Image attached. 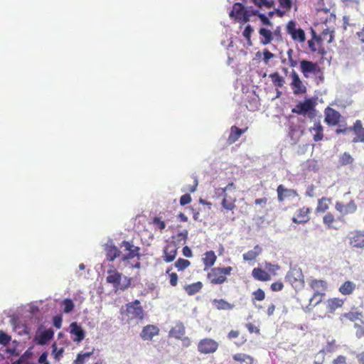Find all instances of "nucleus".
<instances>
[{
	"instance_id": "1",
	"label": "nucleus",
	"mask_w": 364,
	"mask_h": 364,
	"mask_svg": "<svg viewBox=\"0 0 364 364\" xmlns=\"http://www.w3.org/2000/svg\"><path fill=\"white\" fill-rule=\"evenodd\" d=\"M122 275L113 267L112 269L107 270V277L106 278L107 282L112 284L113 287L121 291L127 289L131 286V279L127 277H124V281L121 283Z\"/></svg>"
},
{
	"instance_id": "2",
	"label": "nucleus",
	"mask_w": 364,
	"mask_h": 364,
	"mask_svg": "<svg viewBox=\"0 0 364 364\" xmlns=\"http://www.w3.org/2000/svg\"><path fill=\"white\" fill-rule=\"evenodd\" d=\"M232 267H213L207 274V279L212 284H222L227 281V276L231 274Z\"/></svg>"
},
{
	"instance_id": "3",
	"label": "nucleus",
	"mask_w": 364,
	"mask_h": 364,
	"mask_svg": "<svg viewBox=\"0 0 364 364\" xmlns=\"http://www.w3.org/2000/svg\"><path fill=\"white\" fill-rule=\"evenodd\" d=\"M285 279L295 289L303 287L304 284V275L299 268L290 269L285 277Z\"/></svg>"
},
{
	"instance_id": "4",
	"label": "nucleus",
	"mask_w": 364,
	"mask_h": 364,
	"mask_svg": "<svg viewBox=\"0 0 364 364\" xmlns=\"http://www.w3.org/2000/svg\"><path fill=\"white\" fill-rule=\"evenodd\" d=\"M126 314L129 320L141 321L144 313L139 300L129 302L126 305Z\"/></svg>"
},
{
	"instance_id": "5",
	"label": "nucleus",
	"mask_w": 364,
	"mask_h": 364,
	"mask_svg": "<svg viewBox=\"0 0 364 364\" xmlns=\"http://www.w3.org/2000/svg\"><path fill=\"white\" fill-rule=\"evenodd\" d=\"M309 286L314 291L311 301L316 299V304L321 302L322 297L324 296V291L327 289L326 282L322 279H313L311 281Z\"/></svg>"
},
{
	"instance_id": "6",
	"label": "nucleus",
	"mask_w": 364,
	"mask_h": 364,
	"mask_svg": "<svg viewBox=\"0 0 364 364\" xmlns=\"http://www.w3.org/2000/svg\"><path fill=\"white\" fill-rule=\"evenodd\" d=\"M120 247H124V254L121 257V261L124 262H128L129 259L139 256L140 248L129 241L123 240L120 244Z\"/></svg>"
},
{
	"instance_id": "7",
	"label": "nucleus",
	"mask_w": 364,
	"mask_h": 364,
	"mask_svg": "<svg viewBox=\"0 0 364 364\" xmlns=\"http://www.w3.org/2000/svg\"><path fill=\"white\" fill-rule=\"evenodd\" d=\"M252 14H249V9H245L241 3H235L232 6V9L230 13L231 17H234L239 21L246 23L250 21Z\"/></svg>"
},
{
	"instance_id": "8",
	"label": "nucleus",
	"mask_w": 364,
	"mask_h": 364,
	"mask_svg": "<svg viewBox=\"0 0 364 364\" xmlns=\"http://www.w3.org/2000/svg\"><path fill=\"white\" fill-rule=\"evenodd\" d=\"M218 343L215 340L209 338L201 339L198 343V350L202 354H210L215 353L218 348Z\"/></svg>"
},
{
	"instance_id": "9",
	"label": "nucleus",
	"mask_w": 364,
	"mask_h": 364,
	"mask_svg": "<svg viewBox=\"0 0 364 364\" xmlns=\"http://www.w3.org/2000/svg\"><path fill=\"white\" fill-rule=\"evenodd\" d=\"M347 239L350 247L354 248H364V230H355L350 231Z\"/></svg>"
},
{
	"instance_id": "10",
	"label": "nucleus",
	"mask_w": 364,
	"mask_h": 364,
	"mask_svg": "<svg viewBox=\"0 0 364 364\" xmlns=\"http://www.w3.org/2000/svg\"><path fill=\"white\" fill-rule=\"evenodd\" d=\"M277 193L279 202H284L286 200L294 199L299 196L296 190L287 188L282 184L277 186Z\"/></svg>"
},
{
	"instance_id": "11",
	"label": "nucleus",
	"mask_w": 364,
	"mask_h": 364,
	"mask_svg": "<svg viewBox=\"0 0 364 364\" xmlns=\"http://www.w3.org/2000/svg\"><path fill=\"white\" fill-rule=\"evenodd\" d=\"M287 32L291 35L293 40L304 43L306 40L304 31L301 28H296V23L290 21L287 26Z\"/></svg>"
},
{
	"instance_id": "12",
	"label": "nucleus",
	"mask_w": 364,
	"mask_h": 364,
	"mask_svg": "<svg viewBox=\"0 0 364 364\" xmlns=\"http://www.w3.org/2000/svg\"><path fill=\"white\" fill-rule=\"evenodd\" d=\"M178 249V247L174 240L168 242L164 249V261L167 263L173 262L176 257Z\"/></svg>"
},
{
	"instance_id": "13",
	"label": "nucleus",
	"mask_w": 364,
	"mask_h": 364,
	"mask_svg": "<svg viewBox=\"0 0 364 364\" xmlns=\"http://www.w3.org/2000/svg\"><path fill=\"white\" fill-rule=\"evenodd\" d=\"M291 82L290 83L291 88L294 95L304 94L306 92V87L304 85L299 75L294 70H292L291 73Z\"/></svg>"
},
{
	"instance_id": "14",
	"label": "nucleus",
	"mask_w": 364,
	"mask_h": 364,
	"mask_svg": "<svg viewBox=\"0 0 364 364\" xmlns=\"http://www.w3.org/2000/svg\"><path fill=\"white\" fill-rule=\"evenodd\" d=\"M300 70L306 78L310 76V74L316 75L320 72V68L316 63L306 60L300 61Z\"/></svg>"
},
{
	"instance_id": "15",
	"label": "nucleus",
	"mask_w": 364,
	"mask_h": 364,
	"mask_svg": "<svg viewBox=\"0 0 364 364\" xmlns=\"http://www.w3.org/2000/svg\"><path fill=\"white\" fill-rule=\"evenodd\" d=\"M310 213L311 208L306 206L298 209L291 219L292 222L296 224H305L308 223L310 220Z\"/></svg>"
},
{
	"instance_id": "16",
	"label": "nucleus",
	"mask_w": 364,
	"mask_h": 364,
	"mask_svg": "<svg viewBox=\"0 0 364 364\" xmlns=\"http://www.w3.org/2000/svg\"><path fill=\"white\" fill-rule=\"evenodd\" d=\"M324 114V122L329 126L338 124L341 118V114L339 112L329 107L325 109Z\"/></svg>"
},
{
	"instance_id": "17",
	"label": "nucleus",
	"mask_w": 364,
	"mask_h": 364,
	"mask_svg": "<svg viewBox=\"0 0 364 364\" xmlns=\"http://www.w3.org/2000/svg\"><path fill=\"white\" fill-rule=\"evenodd\" d=\"M314 105L311 99H307L303 102L298 103L291 110L293 113L306 115L314 110Z\"/></svg>"
},
{
	"instance_id": "18",
	"label": "nucleus",
	"mask_w": 364,
	"mask_h": 364,
	"mask_svg": "<svg viewBox=\"0 0 364 364\" xmlns=\"http://www.w3.org/2000/svg\"><path fill=\"white\" fill-rule=\"evenodd\" d=\"M349 130L353 132L355 137L353 138V142H363L364 143V127H363L362 122L359 119L356 120L353 127L348 128Z\"/></svg>"
},
{
	"instance_id": "19",
	"label": "nucleus",
	"mask_w": 364,
	"mask_h": 364,
	"mask_svg": "<svg viewBox=\"0 0 364 364\" xmlns=\"http://www.w3.org/2000/svg\"><path fill=\"white\" fill-rule=\"evenodd\" d=\"M313 38L315 39L316 43L313 40H309L308 41V45L309 49L312 52H318L321 55H324L326 53L325 48L321 46L322 38L321 36H318L316 35L314 32H313Z\"/></svg>"
},
{
	"instance_id": "20",
	"label": "nucleus",
	"mask_w": 364,
	"mask_h": 364,
	"mask_svg": "<svg viewBox=\"0 0 364 364\" xmlns=\"http://www.w3.org/2000/svg\"><path fill=\"white\" fill-rule=\"evenodd\" d=\"M159 333V328L154 325H147L144 326L140 333L141 338L144 341H150L154 336Z\"/></svg>"
},
{
	"instance_id": "21",
	"label": "nucleus",
	"mask_w": 364,
	"mask_h": 364,
	"mask_svg": "<svg viewBox=\"0 0 364 364\" xmlns=\"http://www.w3.org/2000/svg\"><path fill=\"white\" fill-rule=\"evenodd\" d=\"M70 334L75 336V338L73 339L74 342L79 343L85 338V331L76 322H73L70 323Z\"/></svg>"
},
{
	"instance_id": "22",
	"label": "nucleus",
	"mask_w": 364,
	"mask_h": 364,
	"mask_svg": "<svg viewBox=\"0 0 364 364\" xmlns=\"http://www.w3.org/2000/svg\"><path fill=\"white\" fill-rule=\"evenodd\" d=\"M335 208L339 213L343 215L353 213L357 209V206L353 200L350 201L346 205L337 202L336 203Z\"/></svg>"
},
{
	"instance_id": "23",
	"label": "nucleus",
	"mask_w": 364,
	"mask_h": 364,
	"mask_svg": "<svg viewBox=\"0 0 364 364\" xmlns=\"http://www.w3.org/2000/svg\"><path fill=\"white\" fill-rule=\"evenodd\" d=\"M221 193L223 196V198L221 201L222 207L227 210H230V211L233 210L236 207V205H235V203L237 201L236 196H232L226 192H225V193L221 192Z\"/></svg>"
},
{
	"instance_id": "24",
	"label": "nucleus",
	"mask_w": 364,
	"mask_h": 364,
	"mask_svg": "<svg viewBox=\"0 0 364 364\" xmlns=\"http://www.w3.org/2000/svg\"><path fill=\"white\" fill-rule=\"evenodd\" d=\"M247 129H248V127H245L244 129H240L235 125L232 126L230 127V134L228 137V140H227L228 143L229 144H232L235 142H236L239 139V138L241 136V135L246 132Z\"/></svg>"
},
{
	"instance_id": "25",
	"label": "nucleus",
	"mask_w": 364,
	"mask_h": 364,
	"mask_svg": "<svg viewBox=\"0 0 364 364\" xmlns=\"http://www.w3.org/2000/svg\"><path fill=\"white\" fill-rule=\"evenodd\" d=\"M202 260L204 264V271H207L215 264L217 260V256L214 251H207L205 252Z\"/></svg>"
},
{
	"instance_id": "26",
	"label": "nucleus",
	"mask_w": 364,
	"mask_h": 364,
	"mask_svg": "<svg viewBox=\"0 0 364 364\" xmlns=\"http://www.w3.org/2000/svg\"><path fill=\"white\" fill-rule=\"evenodd\" d=\"M252 276L255 279L261 282H267L272 279L270 274L260 267L254 268L252 271Z\"/></svg>"
},
{
	"instance_id": "27",
	"label": "nucleus",
	"mask_w": 364,
	"mask_h": 364,
	"mask_svg": "<svg viewBox=\"0 0 364 364\" xmlns=\"http://www.w3.org/2000/svg\"><path fill=\"white\" fill-rule=\"evenodd\" d=\"M309 132L313 135L314 141L317 142L321 141L323 138V127L320 122H316L314 127L309 129Z\"/></svg>"
},
{
	"instance_id": "28",
	"label": "nucleus",
	"mask_w": 364,
	"mask_h": 364,
	"mask_svg": "<svg viewBox=\"0 0 364 364\" xmlns=\"http://www.w3.org/2000/svg\"><path fill=\"white\" fill-rule=\"evenodd\" d=\"M186 333L184 325L181 322H178L172 327L169 331V336L177 339H182Z\"/></svg>"
},
{
	"instance_id": "29",
	"label": "nucleus",
	"mask_w": 364,
	"mask_h": 364,
	"mask_svg": "<svg viewBox=\"0 0 364 364\" xmlns=\"http://www.w3.org/2000/svg\"><path fill=\"white\" fill-rule=\"evenodd\" d=\"M213 305L214 308H215L217 310H223V311H230L234 309L235 305L233 304H230L226 300L223 299H213Z\"/></svg>"
},
{
	"instance_id": "30",
	"label": "nucleus",
	"mask_w": 364,
	"mask_h": 364,
	"mask_svg": "<svg viewBox=\"0 0 364 364\" xmlns=\"http://www.w3.org/2000/svg\"><path fill=\"white\" fill-rule=\"evenodd\" d=\"M258 32L261 36L260 43L262 45H267L273 40V33L271 31L264 28H261Z\"/></svg>"
},
{
	"instance_id": "31",
	"label": "nucleus",
	"mask_w": 364,
	"mask_h": 364,
	"mask_svg": "<svg viewBox=\"0 0 364 364\" xmlns=\"http://www.w3.org/2000/svg\"><path fill=\"white\" fill-rule=\"evenodd\" d=\"M121 251L115 245H108L106 248L107 259L113 262L117 257H119Z\"/></svg>"
},
{
	"instance_id": "32",
	"label": "nucleus",
	"mask_w": 364,
	"mask_h": 364,
	"mask_svg": "<svg viewBox=\"0 0 364 364\" xmlns=\"http://www.w3.org/2000/svg\"><path fill=\"white\" fill-rule=\"evenodd\" d=\"M344 304V301L340 298H332L327 301L326 308L329 312L335 311L338 308L341 307Z\"/></svg>"
},
{
	"instance_id": "33",
	"label": "nucleus",
	"mask_w": 364,
	"mask_h": 364,
	"mask_svg": "<svg viewBox=\"0 0 364 364\" xmlns=\"http://www.w3.org/2000/svg\"><path fill=\"white\" fill-rule=\"evenodd\" d=\"M54 332L52 329H48L42 331L37 337V343L40 345L46 344L53 336Z\"/></svg>"
},
{
	"instance_id": "34",
	"label": "nucleus",
	"mask_w": 364,
	"mask_h": 364,
	"mask_svg": "<svg viewBox=\"0 0 364 364\" xmlns=\"http://www.w3.org/2000/svg\"><path fill=\"white\" fill-rule=\"evenodd\" d=\"M262 247L257 245L254 247L253 250H249L246 253L243 254L242 257L245 261H252L256 259L262 253Z\"/></svg>"
},
{
	"instance_id": "35",
	"label": "nucleus",
	"mask_w": 364,
	"mask_h": 364,
	"mask_svg": "<svg viewBox=\"0 0 364 364\" xmlns=\"http://www.w3.org/2000/svg\"><path fill=\"white\" fill-rule=\"evenodd\" d=\"M355 284L351 281H346L340 287L339 292L345 296L351 294L355 289Z\"/></svg>"
},
{
	"instance_id": "36",
	"label": "nucleus",
	"mask_w": 364,
	"mask_h": 364,
	"mask_svg": "<svg viewBox=\"0 0 364 364\" xmlns=\"http://www.w3.org/2000/svg\"><path fill=\"white\" fill-rule=\"evenodd\" d=\"M203 283L201 282H197L191 284L186 285L184 287L185 291L190 296L194 295L199 292L203 288Z\"/></svg>"
},
{
	"instance_id": "37",
	"label": "nucleus",
	"mask_w": 364,
	"mask_h": 364,
	"mask_svg": "<svg viewBox=\"0 0 364 364\" xmlns=\"http://www.w3.org/2000/svg\"><path fill=\"white\" fill-rule=\"evenodd\" d=\"M331 199L326 197H323L318 200L317 206L316 208V213H325L329 207Z\"/></svg>"
},
{
	"instance_id": "38",
	"label": "nucleus",
	"mask_w": 364,
	"mask_h": 364,
	"mask_svg": "<svg viewBox=\"0 0 364 364\" xmlns=\"http://www.w3.org/2000/svg\"><path fill=\"white\" fill-rule=\"evenodd\" d=\"M361 316V313L358 311H349L348 313L343 314L341 316V321L344 323L347 321H350L352 322L356 321L357 320L360 321V317Z\"/></svg>"
},
{
	"instance_id": "39",
	"label": "nucleus",
	"mask_w": 364,
	"mask_h": 364,
	"mask_svg": "<svg viewBox=\"0 0 364 364\" xmlns=\"http://www.w3.org/2000/svg\"><path fill=\"white\" fill-rule=\"evenodd\" d=\"M235 361L245 363V364H253L254 358L245 353H236L232 355Z\"/></svg>"
},
{
	"instance_id": "40",
	"label": "nucleus",
	"mask_w": 364,
	"mask_h": 364,
	"mask_svg": "<svg viewBox=\"0 0 364 364\" xmlns=\"http://www.w3.org/2000/svg\"><path fill=\"white\" fill-rule=\"evenodd\" d=\"M354 162V159L348 152L343 153L338 159L339 166H345L347 165H351Z\"/></svg>"
},
{
	"instance_id": "41",
	"label": "nucleus",
	"mask_w": 364,
	"mask_h": 364,
	"mask_svg": "<svg viewBox=\"0 0 364 364\" xmlns=\"http://www.w3.org/2000/svg\"><path fill=\"white\" fill-rule=\"evenodd\" d=\"M269 77L271 78L272 83L277 87H282L285 82L284 78L279 75L277 72L270 74Z\"/></svg>"
},
{
	"instance_id": "42",
	"label": "nucleus",
	"mask_w": 364,
	"mask_h": 364,
	"mask_svg": "<svg viewBox=\"0 0 364 364\" xmlns=\"http://www.w3.org/2000/svg\"><path fill=\"white\" fill-rule=\"evenodd\" d=\"M336 221L335 216L330 212L327 213L323 218V224L329 229L335 228L333 224Z\"/></svg>"
},
{
	"instance_id": "43",
	"label": "nucleus",
	"mask_w": 364,
	"mask_h": 364,
	"mask_svg": "<svg viewBox=\"0 0 364 364\" xmlns=\"http://www.w3.org/2000/svg\"><path fill=\"white\" fill-rule=\"evenodd\" d=\"M51 348L52 355L55 360L59 361L63 356L64 348L63 347L58 348L55 343L52 345Z\"/></svg>"
},
{
	"instance_id": "44",
	"label": "nucleus",
	"mask_w": 364,
	"mask_h": 364,
	"mask_svg": "<svg viewBox=\"0 0 364 364\" xmlns=\"http://www.w3.org/2000/svg\"><path fill=\"white\" fill-rule=\"evenodd\" d=\"M191 265V262L188 259H185L183 258L178 259L174 266L177 269L178 271H183L185 269L188 268Z\"/></svg>"
},
{
	"instance_id": "45",
	"label": "nucleus",
	"mask_w": 364,
	"mask_h": 364,
	"mask_svg": "<svg viewBox=\"0 0 364 364\" xmlns=\"http://www.w3.org/2000/svg\"><path fill=\"white\" fill-rule=\"evenodd\" d=\"M61 306L64 313L69 314L74 309L75 305L71 299H65L61 302Z\"/></svg>"
},
{
	"instance_id": "46",
	"label": "nucleus",
	"mask_w": 364,
	"mask_h": 364,
	"mask_svg": "<svg viewBox=\"0 0 364 364\" xmlns=\"http://www.w3.org/2000/svg\"><path fill=\"white\" fill-rule=\"evenodd\" d=\"M252 1L259 8L264 7L267 9H270L274 4V2L273 0H252Z\"/></svg>"
},
{
	"instance_id": "47",
	"label": "nucleus",
	"mask_w": 364,
	"mask_h": 364,
	"mask_svg": "<svg viewBox=\"0 0 364 364\" xmlns=\"http://www.w3.org/2000/svg\"><path fill=\"white\" fill-rule=\"evenodd\" d=\"M264 268L265 270L270 274V276L276 275L277 270L280 269V267L278 264H273L270 262H265L264 263Z\"/></svg>"
},
{
	"instance_id": "48",
	"label": "nucleus",
	"mask_w": 364,
	"mask_h": 364,
	"mask_svg": "<svg viewBox=\"0 0 364 364\" xmlns=\"http://www.w3.org/2000/svg\"><path fill=\"white\" fill-rule=\"evenodd\" d=\"M354 327L357 338H361L364 335V321L360 319V323H355Z\"/></svg>"
},
{
	"instance_id": "49",
	"label": "nucleus",
	"mask_w": 364,
	"mask_h": 364,
	"mask_svg": "<svg viewBox=\"0 0 364 364\" xmlns=\"http://www.w3.org/2000/svg\"><path fill=\"white\" fill-rule=\"evenodd\" d=\"M253 300L262 301L265 298V293L262 289H257L252 292Z\"/></svg>"
},
{
	"instance_id": "50",
	"label": "nucleus",
	"mask_w": 364,
	"mask_h": 364,
	"mask_svg": "<svg viewBox=\"0 0 364 364\" xmlns=\"http://www.w3.org/2000/svg\"><path fill=\"white\" fill-rule=\"evenodd\" d=\"M170 270V268L166 270V274H168L169 277V283L172 287H176L178 284V277L175 272L169 273Z\"/></svg>"
},
{
	"instance_id": "51",
	"label": "nucleus",
	"mask_w": 364,
	"mask_h": 364,
	"mask_svg": "<svg viewBox=\"0 0 364 364\" xmlns=\"http://www.w3.org/2000/svg\"><path fill=\"white\" fill-rule=\"evenodd\" d=\"M188 232L187 230H184L183 232H178L176 236H173V238L176 239L178 242H186L188 238Z\"/></svg>"
},
{
	"instance_id": "52",
	"label": "nucleus",
	"mask_w": 364,
	"mask_h": 364,
	"mask_svg": "<svg viewBox=\"0 0 364 364\" xmlns=\"http://www.w3.org/2000/svg\"><path fill=\"white\" fill-rule=\"evenodd\" d=\"M153 224L155 225L156 228H158L161 231L165 229L166 228L165 222L161 220V218L158 217H155L154 218Z\"/></svg>"
},
{
	"instance_id": "53",
	"label": "nucleus",
	"mask_w": 364,
	"mask_h": 364,
	"mask_svg": "<svg viewBox=\"0 0 364 364\" xmlns=\"http://www.w3.org/2000/svg\"><path fill=\"white\" fill-rule=\"evenodd\" d=\"M279 6L286 11H289L292 7L291 0H278Z\"/></svg>"
},
{
	"instance_id": "54",
	"label": "nucleus",
	"mask_w": 364,
	"mask_h": 364,
	"mask_svg": "<svg viewBox=\"0 0 364 364\" xmlns=\"http://www.w3.org/2000/svg\"><path fill=\"white\" fill-rule=\"evenodd\" d=\"M92 353H85L84 354H78L77 358L74 360V364H84L85 359L89 357Z\"/></svg>"
},
{
	"instance_id": "55",
	"label": "nucleus",
	"mask_w": 364,
	"mask_h": 364,
	"mask_svg": "<svg viewBox=\"0 0 364 364\" xmlns=\"http://www.w3.org/2000/svg\"><path fill=\"white\" fill-rule=\"evenodd\" d=\"M10 341L11 337L4 332L0 331V343L6 346L10 342Z\"/></svg>"
},
{
	"instance_id": "56",
	"label": "nucleus",
	"mask_w": 364,
	"mask_h": 364,
	"mask_svg": "<svg viewBox=\"0 0 364 364\" xmlns=\"http://www.w3.org/2000/svg\"><path fill=\"white\" fill-rule=\"evenodd\" d=\"M284 288V284L281 282H276L271 284L270 289L273 291H282Z\"/></svg>"
},
{
	"instance_id": "57",
	"label": "nucleus",
	"mask_w": 364,
	"mask_h": 364,
	"mask_svg": "<svg viewBox=\"0 0 364 364\" xmlns=\"http://www.w3.org/2000/svg\"><path fill=\"white\" fill-rule=\"evenodd\" d=\"M253 32V29L250 25H247L244 31H243V36L248 41H250L251 34Z\"/></svg>"
},
{
	"instance_id": "58",
	"label": "nucleus",
	"mask_w": 364,
	"mask_h": 364,
	"mask_svg": "<svg viewBox=\"0 0 364 364\" xmlns=\"http://www.w3.org/2000/svg\"><path fill=\"white\" fill-rule=\"evenodd\" d=\"M263 60L266 65L268 64L269 60L274 57V55L267 49H265L263 52Z\"/></svg>"
},
{
	"instance_id": "59",
	"label": "nucleus",
	"mask_w": 364,
	"mask_h": 364,
	"mask_svg": "<svg viewBox=\"0 0 364 364\" xmlns=\"http://www.w3.org/2000/svg\"><path fill=\"white\" fill-rule=\"evenodd\" d=\"M258 17L260 19L262 23L265 26H272V22L269 19L267 16H266L264 14H258Z\"/></svg>"
},
{
	"instance_id": "60",
	"label": "nucleus",
	"mask_w": 364,
	"mask_h": 364,
	"mask_svg": "<svg viewBox=\"0 0 364 364\" xmlns=\"http://www.w3.org/2000/svg\"><path fill=\"white\" fill-rule=\"evenodd\" d=\"M191 202V197L190 194H188V193L183 195L180 198V204L181 205H187V204L190 203Z\"/></svg>"
},
{
	"instance_id": "61",
	"label": "nucleus",
	"mask_w": 364,
	"mask_h": 364,
	"mask_svg": "<svg viewBox=\"0 0 364 364\" xmlns=\"http://www.w3.org/2000/svg\"><path fill=\"white\" fill-rule=\"evenodd\" d=\"M315 188L316 187L314 184L309 185L306 188V196L310 198L316 196Z\"/></svg>"
},
{
	"instance_id": "62",
	"label": "nucleus",
	"mask_w": 364,
	"mask_h": 364,
	"mask_svg": "<svg viewBox=\"0 0 364 364\" xmlns=\"http://www.w3.org/2000/svg\"><path fill=\"white\" fill-rule=\"evenodd\" d=\"M236 189V186L234 184V183L231 182V183H229L225 188H220L218 189V191H221L222 193H228V191H235Z\"/></svg>"
},
{
	"instance_id": "63",
	"label": "nucleus",
	"mask_w": 364,
	"mask_h": 364,
	"mask_svg": "<svg viewBox=\"0 0 364 364\" xmlns=\"http://www.w3.org/2000/svg\"><path fill=\"white\" fill-rule=\"evenodd\" d=\"M347 358L344 355H338L333 360L332 364H346Z\"/></svg>"
},
{
	"instance_id": "64",
	"label": "nucleus",
	"mask_w": 364,
	"mask_h": 364,
	"mask_svg": "<svg viewBox=\"0 0 364 364\" xmlns=\"http://www.w3.org/2000/svg\"><path fill=\"white\" fill-rule=\"evenodd\" d=\"M53 326L57 328H60L62 326V317L60 316H55L53 319Z\"/></svg>"
}]
</instances>
